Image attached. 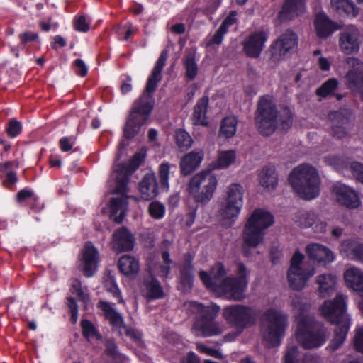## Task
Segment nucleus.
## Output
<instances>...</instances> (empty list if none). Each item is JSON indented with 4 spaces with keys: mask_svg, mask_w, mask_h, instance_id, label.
<instances>
[{
    "mask_svg": "<svg viewBox=\"0 0 363 363\" xmlns=\"http://www.w3.org/2000/svg\"><path fill=\"white\" fill-rule=\"evenodd\" d=\"M161 80L162 74L152 72L149 75L144 92L133 102L124 125L123 135L125 138H133L140 128L148 123L155 105L153 93Z\"/></svg>",
    "mask_w": 363,
    "mask_h": 363,
    "instance_id": "1",
    "label": "nucleus"
},
{
    "mask_svg": "<svg viewBox=\"0 0 363 363\" xmlns=\"http://www.w3.org/2000/svg\"><path fill=\"white\" fill-rule=\"evenodd\" d=\"M254 121L257 132L262 136L272 135L281 125L285 130L291 127L293 121L292 113L288 107L280 113L270 96H262L255 111Z\"/></svg>",
    "mask_w": 363,
    "mask_h": 363,
    "instance_id": "2",
    "label": "nucleus"
},
{
    "mask_svg": "<svg viewBox=\"0 0 363 363\" xmlns=\"http://www.w3.org/2000/svg\"><path fill=\"white\" fill-rule=\"evenodd\" d=\"M347 296L337 294L333 301H326L321 306V313L330 323L335 324V336L327 350L334 352L343 344L349 328L350 320L345 314Z\"/></svg>",
    "mask_w": 363,
    "mask_h": 363,
    "instance_id": "3",
    "label": "nucleus"
},
{
    "mask_svg": "<svg viewBox=\"0 0 363 363\" xmlns=\"http://www.w3.org/2000/svg\"><path fill=\"white\" fill-rule=\"evenodd\" d=\"M294 307L298 308L297 316L296 338L301 347L306 350L320 347L325 342V329L323 325L315 321L314 318L306 315L309 305L294 301Z\"/></svg>",
    "mask_w": 363,
    "mask_h": 363,
    "instance_id": "4",
    "label": "nucleus"
},
{
    "mask_svg": "<svg viewBox=\"0 0 363 363\" xmlns=\"http://www.w3.org/2000/svg\"><path fill=\"white\" fill-rule=\"evenodd\" d=\"M289 182L296 194L306 200L319 195L320 178L316 169L308 164H300L290 173Z\"/></svg>",
    "mask_w": 363,
    "mask_h": 363,
    "instance_id": "5",
    "label": "nucleus"
},
{
    "mask_svg": "<svg viewBox=\"0 0 363 363\" xmlns=\"http://www.w3.org/2000/svg\"><path fill=\"white\" fill-rule=\"evenodd\" d=\"M287 325V315L281 311L270 308L264 312L261 318L260 333L268 348L281 344Z\"/></svg>",
    "mask_w": 363,
    "mask_h": 363,
    "instance_id": "6",
    "label": "nucleus"
},
{
    "mask_svg": "<svg viewBox=\"0 0 363 363\" xmlns=\"http://www.w3.org/2000/svg\"><path fill=\"white\" fill-rule=\"evenodd\" d=\"M274 223V216L268 211L255 209L249 217L242 232L244 244L255 248L264 240L265 230Z\"/></svg>",
    "mask_w": 363,
    "mask_h": 363,
    "instance_id": "7",
    "label": "nucleus"
},
{
    "mask_svg": "<svg viewBox=\"0 0 363 363\" xmlns=\"http://www.w3.org/2000/svg\"><path fill=\"white\" fill-rule=\"evenodd\" d=\"M218 181L210 170L201 171L189 181L186 190L195 203L206 205L213 198Z\"/></svg>",
    "mask_w": 363,
    "mask_h": 363,
    "instance_id": "8",
    "label": "nucleus"
},
{
    "mask_svg": "<svg viewBox=\"0 0 363 363\" xmlns=\"http://www.w3.org/2000/svg\"><path fill=\"white\" fill-rule=\"evenodd\" d=\"M223 315L228 323L236 329L238 334L245 328L255 324L257 318L255 307L242 304H234L223 309Z\"/></svg>",
    "mask_w": 363,
    "mask_h": 363,
    "instance_id": "9",
    "label": "nucleus"
},
{
    "mask_svg": "<svg viewBox=\"0 0 363 363\" xmlns=\"http://www.w3.org/2000/svg\"><path fill=\"white\" fill-rule=\"evenodd\" d=\"M298 42L297 34L291 29L286 30L271 44L269 49L270 60L278 62L284 60L294 52Z\"/></svg>",
    "mask_w": 363,
    "mask_h": 363,
    "instance_id": "10",
    "label": "nucleus"
},
{
    "mask_svg": "<svg viewBox=\"0 0 363 363\" xmlns=\"http://www.w3.org/2000/svg\"><path fill=\"white\" fill-rule=\"evenodd\" d=\"M243 189L239 184H231L227 190V196L220 209L223 219L238 217L243 204Z\"/></svg>",
    "mask_w": 363,
    "mask_h": 363,
    "instance_id": "11",
    "label": "nucleus"
},
{
    "mask_svg": "<svg viewBox=\"0 0 363 363\" xmlns=\"http://www.w3.org/2000/svg\"><path fill=\"white\" fill-rule=\"evenodd\" d=\"M218 311L219 307L213 306V309L207 310L204 315L196 317L193 324V329L204 337L222 334L223 332V325L215 320Z\"/></svg>",
    "mask_w": 363,
    "mask_h": 363,
    "instance_id": "12",
    "label": "nucleus"
},
{
    "mask_svg": "<svg viewBox=\"0 0 363 363\" xmlns=\"http://www.w3.org/2000/svg\"><path fill=\"white\" fill-rule=\"evenodd\" d=\"M345 62L350 67L345 77L346 85L363 99V62L358 58L350 57L345 59Z\"/></svg>",
    "mask_w": 363,
    "mask_h": 363,
    "instance_id": "13",
    "label": "nucleus"
},
{
    "mask_svg": "<svg viewBox=\"0 0 363 363\" xmlns=\"http://www.w3.org/2000/svg\"><path fill=\"white\" fill-rule=\"evenodd\" d=\"M340 50L347 55L357 54L360 48L361 40L359 29L355 26H347L339 34Z\"/></svg>",
    "mask_w": 363,
    "mask_h": 363,
    "instance_id": "14",
    "label": "nucleus"
},
{
    "mask_svg": "<svg viewBox=\"0 0 363 363\" xmlns=\"http://www.w3.org/2000/svg\"><path fill=\"white\" fill-rule=\"evenodd\" d=\"M247 285L246 281L236 279V277H227L223 281L217 293L233 301H241L245 298V293Z\"/></svg>",
    "mask_w": 363,
    "mask_h": 363,
    "instance_id": "15",
    "label": "nucleus"
},
{
    "mask_svg": "<svg viewBox=\"0 0 363 363\" xmlns=\"http://www.w3.org/2000/svg\"><path fill=\"white\" fill-rule=\"evenodd\" d=\"M79 262L83 274L86 277H93L97 271L99 255L98 250L91 242L85 243Z\"/></svg>",
    "mask_w": 363,
    "mask_h": 363,
    "instance_id": "16",
    "label": "nucleus"
},
{
    "mask_svg": "<svg viewBox=\"0 0 363 363\" xmlns=\"http://www.w3.org/2000/svg\"><path fill=\"white\" fill-rule=\"evenodd\" d=\"M267 38L268 33L263 30L251 33L242 43L243 52L250 58L259 57L263 50Z\"/></svg>",
    "mask_w": 363,
    "mask_h": 363,
    "instance_id": "17",
    "label": "nucleus"
},
{
    "mask_svg": "<svg viewBox=\"0 0 363 363\" xmlns=\"http://www.w3.org/2000/svg\"><path fill=\"white\" fill-rule=\"evenodd\" d=\"M141 296L147 301L162 299L165 293L160 281L152 275L144 277L138 284Z\"/></svg>",
    "mask_w": 363,
    "mask_h": 363,
    "instance_id": "18",
    "label": "nucleus"
},
{
    "mask_svg": "<svg viewBox=\"0 0 363 363\" xmlns=\"http://www.w3.org/2000/svg\"><path fill=\"white\" fill-rule=\"evenodd\" d=\"M306 10V0H284L277 18L281 23L289 22L302 16Z\"/></svg>",
    "mask_w": 363,
    "mask_h": 363,
    "instance_id": "19",
    "label": "nucleus"
},
{
    "mask_svg": "<svg viewBox=\"0 0 363 363\" xmlns=\"http://www.w3.org/2000/svg\"><path fill=\"white\" fill-rule=\"evenodd\" d=\"M333 192L340 205L354 209L359 206L361 202L357 194L350 187L337 183L333 186Z\"/></svg>",
    "mask_w": 363,
    "mask_h": 363,
    "instance_id": "20",
    "label": "nucleus"
},
{
    "mask_svg": "<svg viewBox=\"0 0 363 363\" xmlns=\"http://www.w3.org/2000/svg\"><path fill=\"white\" fill-rule=\"evenodd\" d=\"M135 239L132 233L125 227L116 230L113 234V249L117 252L130 251L133 249Z\"/></svg>",
    "mask_w": 363,
    "mask_h": 363,
    "instance_id": "21",
    "label": "nucleus"
},
{
    "mask_svg": "<svg viewBox=\"0 0 363 363\" xmlns=\"http://www.w3.org/2000/svg\"><path fill=\"white\" fill-rule=\"evenodd\" d=\"M226 271L224 265L221 263H218L212 269L211 274L201 271L199 273V277L202 282L208 289L216 292L218 290L220 284L222 281L225 278Z\"/></svg>",
    "mask_w": 363,
    "mask_h": 363,
    "instance_id": "22",
    "label": "nucleus"
},
{
    "mask_svg": "<svg viewBox=\"0 0 363 363\" xmlns=\"http://www.w3.org/2000/svg\"><path fill=\"white\" fill-rule=\"evenodd\" d=\"M329 118L331 121L332 136L337 139L346 137L350 125L349 116L342 111H333L330 113Z\"/></svg>",
    "mask_w": 363,
    "mask_h": 363,
    "instance_id": "23",
    "label": "nucleus"
},
{
    "mask_svg": "<svg viewBox=\"0 0 363 363\" xmlns=\"http://www.w3.org/2000/svg\"><path fill=\"white\" fill-rule=\"evenodd\" d=\"M185 262L180 268L179 288L183 292L189 291L193 286V265L191 264L193 257L190 253L184 255Z\"/></svg>",
    "mask_w": 363,
    "mask_h": 363,
    "instance_id": "24",
    "label": "nucleus"
},
{
    "mask_svg": "<svg viewBox=\"0 0 363 363\" xmlns=\"http://www.w3.org/2000/svg\"><path fill=\"white\" fill-rule=\"evenodd\" d=\"M306 252L308 257L319 263L327 264L334 260V255L332 251L327 247L313 243L306 246Z\"/></svg>",
    "mask_w": 363,
    "mask_h": 363,
    "instance_id": "25",
    "label": "nucleus"
},
{
    "mask_svg": "<svg viewBox=\"0 0 363 363\" xmlns=\"http://www.w3.org/2000/svg\"><path fill=\"white\" fill-rule=\"evenodd\" d=\"M98 307L103 311L111 325L118 330L119 336L123 335L122 328L125 325L123 317L106 301H99Z\"/></svg>",
    "mask_w": 363,
    "mask_h": 363,
    "instance_id": "26",
    "label": "nucleus"
},
{
    "mask_svg": "<svg viewBox=\"0 0 363 363\" xmlns=\"http://www.w3.org/2000/svg\"><path fill=\"white\" fill-rule=\"evenodd\" d=\"M203 158V152L200 151H191L186 154L180 162L181 174L187 176L197 169Z\"/></svg>",
    "mask_w": 363,
    "mask_h": 363,
    "instance_id": "27",
    "label": "nucleus"
},
{
    "mask_svg": "<svg viewBox=\"0 0 363 363\" xmlns=\"http://www.w3.org/2000/svg\"><path fill=\"white\" fill-rule=\"evenodd\" d=\"M318 295L321 298L331 296L336 291L337 277L332 274H323L317 277Z\"/></svg>",
    "mask_w": 363,
    "mask_h": 363,
    "instance_id": "28",
    "label": "nucleus"
},
{
    "mask_svg": "<svg viewBox=\"0 0 363 363\" xmlns=\"http://www.w3.org/2000/svg\"><path fill=\"white\" fill-rule=\"evenodd\" d=\"M237 12L235 11H230L229 14L223 20L219 28L216 30L215 34L208 39L206 43L207 46L213 45H220L223 39V36L228 31L230 26L234 25L237 22Z\"/></svg>",
    "mask_w": 363,
    "mask_h": 363,
    "instance_id": "29",
    "label": "nucleus"
},
{
    "mask_svg": "<svg viewBox=\"0 0 363 363\" xmlns=\"http://www.w3.org/2000/svg\"><path fill=\"white\" fill-rule=\"evenodd\" d=\"M141 197L144 200H151L158 194V186L155 174H147L139 184Z\"/></svg>",
    "mask_w": 363,
    "mask_h": 363,
    "instance_id": "30",
    "label": "nucleus"
},
{
    "mask_svg": "<svg viewBox=\"0 0 363 363\" xmlns=\"http://www.w3.org/2000/svg\"><path fill=\"white\" fill-rule=\"evenodd\" d=\"M208 102L209 99L208 96H203L197 101L191 116V121L194 125L205 127L208 125L206 117Z\"/></svg>",
    "mask_w": 363,
    "mask_h": 363,
    "instance_id": "31",
    "label": "nucleus"
},
{
    "mask_svg": "<svg viewBox=\"0 0 363 363\" xmlns=\"http://www.w3.org/2000/svg\"><path fill=\"white\" fill-rule=\"evenodd\" d=\"M127 197L111 198L110 200V218L116 223L123 222L127 210Z\"/></svg>",
    "mask_w": 363,
    "mask_h": 363,
    "instance_id": "32",
    "label": "nucleus"
},
{
    "mask_svg": "<svg viewBox=\"0 0 363 363\" xmlns=\"http://www.w3.org/2000/svg\"><path fill=\"white\" fill-rule=\"evenodd\" d=\"M315 274V269L300 270V272H294L291 274V272L288 271L287 278L290 287L294 290H301L306 285V282Z\"/></svg>",
    "mask_w": 363,
    "mask_h": 363,
    "instance_id": "33",
    "label": "nucleus"
},
{
    "mask_svg": "<svg viewBox=\"0 0 363 363\" xmlns=\"http://www.w3.org/2000/svg\"><path fill=\"white\" fill-rule=\"evenodd\" d=\"M314 24L317 35L321 38L329 36L337 29L335 23L323 13H319L315 16Z\"/></svg>",
    "mask_w": 363,
    "mask_h": 363,
    "instance_id": "34",
    "label": "nucleus"
},
{
    "mask_svg": "<svg viewBox=\"0 0 363 363\" xmlns=\"http://www.w3.org/2000/svg\"><path fill=\"white\" fill-rule=\"evenodd\" d=\"M120 272L127 277L136 275L140 269L139 261L133 256H121L117 263Z\"/></svg>",
    "mask_w": 363,
    "mask_h": 363,
    "instance_id": "35",
    "label": "nucleus"
},
{
    "mask_svg": "<svg viewBox=\"0 0 363 363\" xmlns=\"http://www.w3.org/2000/svg\"><path fill=\"white\" fill-rule=\"evenodd\" d=\"M347 286L359 291L363 296V272L357 268H350L344 273Z\"/></svg>",
    "mask_w": 363,
    "mask_h": 363,
    "instance_id": "36",
    "label": "nucleus"
},
{
    "mask_svg": "<svg viewBox=\"0 0 363 363\" xmlns=\"http://www.w3.org/2000/svg\"><path fill=\"white\" fill-rule=\"evenodd\" d=\"M259 184L268 190H273L278 183L277 174L274 166H265L259 174Z\"/></svg>",
    "mask_w": 363,
    "mask_h": 363,
    "instance_id": "37",
    "label": "nucleus"
},
{
    "mask_svg": "<svg viewBox=\"0 0 363 363\" xmlns=\"http://www.w3.org/2000/svg\"><path fill=\"white\" fill-rule=\"evenodd\" d=\"M330 5L340 15L347 14L354 17L359 13L358 9L349 0H330Z\"/></svg>",
    "mask_w": 363,
    "mask_h": 363,
    "instance_id": "38",
    "label": "nucleus"
},
{
    "mask_svg": "<svg viewBox=\"0 0 363 363\" xmlns=\"http://www.w3.org/2000/svg\"><path fill=\"white\" fill-rule=\"evenodd\" d=\"M106 355L111 359V363H124L126 357L118 350L115 340L112 338L105 339L104 340Z\"/></svg>",
    "mask_w": 363,
    "mask_h": 363,
    "instance_id": "39",
    "label": "nucleus"
},
{
    "mask_svg": "<svg viewBox=\"0 0 363 363\" xmlns=\"http://www.w3.org/2000/svg\"><path fill=\"white\" fill-rule=\"evenodd\" d=\"M317 215L313 211L300 210L294 216V222L301 228H309L315 223Z\"/></svg>",
    "mask_w": 363,
    "mask_h": 363,
    "instance_id": "40",
    "label": "nucleus"
},
{
    "mask_svg": "<svg viewBox=\"0 0 363 363\" xmlns=\"http://www.w3.org/2000/svg\"><path fill=\"white\" fill-rule=\"evenodd\" d=\"M175 164H169L167 162H162L158 167V177L160 188L167 191L169 189V177L176 170Z\"/></svg>",
    "mask_w": 363,
    "mask_h": 363,
    "instance_id": "41",
    "label": "nucleus"
},
{
    "mask_svg": "<svg viewBox=\"0 0 363 363\" xmlns=\"http://www.w3.org/2000/svg\"><path fill=\"white\" fill-rule=\"evenodd\" d=\"M238 120L233 116H229L224 118L221 123L219 130V136L225 138H232L236 133Z\"/></svg>",
    "mask_w": 363,
    "mask_h": 363,
    "instance_id": "42",
    "label": "nucleus"
},
{
    "mask_svg": "<svg viewBox=\"0 0 363 363\" xmlns=\"http://www.w3.org/2000/svg\"><path fill=\"white\" fill-rule=\"evenodd\" d=\"M104 285L106 291L118 299V303H123L121 293L118 287L114 276L111 271H107L104 277Z\"/></svg>",
    "mask_w": 363,
    "mask_h": 363,
    "instance_id": "43",
    "label": "nucleus"
},
{
    "mask_svg": "<svg viewBox=\"0 0 363 363\" xmlns=\"http://www.w3.org/2000/svg\"><path fill=\"white\" fill-rule=\"evenodd\" d=\"M83 337L87 340L95 338L96 340H102L103 336L99 332L96 326L89 320L83 319L80 322Z\"/></svg>",
    "mask_w": 363,
    "mask_h": 363,
    "instance_id": "44",
    "label": "nucleus"
},
{
    "mask_svg": "<svg viewBox=\"0 0 363 363\" xmlns=\"http://www.w3.org/2000/svg\"><path fill=\"white\" fill-rule=\"evenodd\" d=\"M236 158L235 152L233 150L220 152L217 160L213 163V168L223 169L229 167L235 162Z\"/></svg>",
    "mask_w": 363,
    "mask_h": 363,
    "instance_id": "45",
    "label": "nucleus"
},
{
    "mask_svg": "<svg viewBox=\"0 0 363 363\" xmlns=\"http://www.w3.org/2000/svg\"><path fill=\"white\" fill-rule=\"evenodd\" d=\"M183 64L186 69V77L189 80H194L198 73V66L195 60L194 54L189 52L183 59Z\"/></svg>",
    "mask_w": 363,
    "mask_h": 363,
    "instance_id": "46",
    "label": "nucleus"
},
{
    "mask_svg": "<svg viewBox=\"0 0 363 363\" xmlns=\"http://www.w3.org/2000/svg\"><path fill=\"white\" fill-rule=\"evenodd\" d=\"M175 142L181 150H186L191 147L193 140L187 132L179 129L175 133Z\"/></svg>",
    "mask_w": 363,
    "mask_h": 363,
    "instance_id": "47",
    "label": "nucleus"
},
{
    "mask_svg": "<svg viewBox=\"0 0 363 363\" xmlns=\"http://www.w3.org/2000/svg\"><path fill=\"white\" fill-rule=\"evenodd\" d=\"M189 314H196V317L205 315L207 310H212L213 306H205L196 301H189L185 303Z\"/></svg>",
    "mask_w": 363,
    "mask_h": 363,
    "instance_id": "48",
    "label": "nucleus"
},
{
    "mask_svg": "<svg viewBox=\"0 0 363 363\" xmlns=\"http://www.w3.org/2000/svg\"><path fill=\"white\" fill-rule=\"evenodd\" d=\"M338 81L332 78L324 82L320 87L317 89L316 94L321 97H326L337 89Z\"/></svg>",
    "mask_w": 363,
    "mask_h": 363,
    "instance_id": "49",
    "label": "nucleus"
},
{
    "mask_svg": "<svg viewBox=\"0 0 363 363\" xmlns=\"http://www.w3.org/2000/svg\"><path fill=\"white\" fill-rule=\"evenodd\" d=\"M16 201L18 203H22L25 201H26L28 203L29 202L37 203L38 196L31 189L25 188L16 194Z\"/></svg>",
    "mask_w": 363,
    "mask_h": 363,
    "instance_id": "50",
    "label": "nucleus"
},
{
    "mask_svg": "<svg viewBox=\"0 0 363 363\" xmlns=\"http://www.w3.org/2000/svg\"><path fill=\"white\" fill-rule=\"evenodd\" d=\"M22 130V123L16 118L10 119L6 126V132L10 138L17 137L21 133Z\"/></svg>",
    "mask_w": 363,
    "mask_h": 363,
    "instance_id": "51",
    "label": "nucleus"
},
{
    "mask_svg": "<svg viewBox=\"0 0 363 363\" xmlns=\"http://www.w3.org/2000/svg\"><path fill=\"white\" fill-rule=\"evenodd\" d=\"M148 212L151 217L155 219H161L164 216L165 208L162 203L158 201H152L149 205Z\"/></svg>",
    "mask_w": 363,
    "mask_h": 363,
    "instance_id": "52",
    "label": "nucleus"
},
{
    "mask_svg": "<svg viewBox=\"0 0 363 363\" xmlns=\"http://www.w3.org/2000/svg\"><path fill=\"white\" fill-rule=\"evenodd\" d=\"M91 21L84 15L76 17L73 21V26L76 30L86 33L90 28Z\"/></svg>",
    "mask_w": 363,
    "mask_h": 363,
    "instance_id": "53",
    "label": "nucleus"
},
{
    "mask_svg": "<svg viewBox=\"0 0 363 363\" xmlns=\"http://www.w3.org/2000/svg\"><path fill=\"white\" fill-rule=\"evenodd\" d=\"M137 167H133L131 164H120L117 166L115 172L116 176L129 179Z\"/></svg>",
    "mask_w": 363,
    "mask_h": 363,
    "instance_id": "54",
    "label": "nucleus"
},
{
    "mask_svg": "<svg viewBox=\"0 0 363 363\" xmlns=\"http://www.w3.org/2000/svg\"><path fill=\"white\" fill-rule=\"evenodd\" d=\"M18 38L20 45L25 46L28 43L38 42L39 40V35L38 33L26 30L19 34Z\"/></svg>",
    "mask_w": 363,
    "mask_h": 363,
    "instance_id": "55",
    "label": "nucleus"
},
{
    "mask_svg": "<svg viewBox=\"0 0 363 363\" xmlns=\"http://www.w3.org/2000/svg\"><path fill=\"white\" fill-rule=\"evenodd\" d=\"M304 256L303 254H301L299 251H296L291 259V264L290 267L288 271L291 272V274H293L294 272H300V270H304L301 267V264L303 260Z\"/></svg>",
    "mask_w": 363,
    "mask_h": 363,
    "instance_id": "56",
    "label": "nucleus"
},
{
    "mask_svg": "<svg viewBox=\"0 0 363 363\" xmlns=\"http://www.w3.org/2000/svg\"><path fill=\"white\" fill-rule=\"evenodd\" d=\"M167 57H168V51H167V50L164 49L161 52L160 57H159L158 60H157L152 72H153L156 74H162V72L164 67L165 66L166 61L167 60Z\"/></svg>",
    "mask_w": 363,
    "mask_h": 363,
    "instance_id": "57",
    "label": "nucleus"
},
{
    "mask_svg": "<svg viewBox=\"0 0 363 363\" xmlns=\"http://www.w3.org/2000/svg\"><path fill=\"white\" fill-rule=\"evenodd\" d=\"M298 356L299 351L297 346L293 345L291 347H289L285 355L284 363H298Z\"/></svg>",
    "mask_w": 363,
    "mask_h": 363,
    "instance_id": "58",
    "label": "nucleus"
},
{
    "mask_svg": "<svg viewBox=\"0 0 363 363\" xmlns=\"http://www.w3.org/2000/svg\"><path fill=\"white\" fill-rule=\"evenodd\" d=\"M350 169L356 179L363 184V164L352 162L350 164Z\"/></svg>",
    "mask_w": 363,
    "mask_h": 363,
    "instance_id": "59",
    "label": "nucleus"
},
{
    "mask_svg": "<svg viewBox=\"0 0 363 363\" xmlns=\"http://www.w3.org/2000/svg\"><path fill=\"white\" fill-rule=\"evenodd\" d=\"M354 349L363 354V328L356 330V333L353 340Z\"/></svg>",
    "mask_w": 363,
    "mask_h": 363,
    "instance_id": "60",
    "label": "nucleus"
},
{
    "mask_svg": "<svg viewBox=\"0 0 363 363\" xmlns=\"http://www.w3.org/2000/svg\"><path fill=\"white\" fill-rule=\"evenodd\" d=\"M122 333L125 336L129 337L133 341L135 342H138L141 340V333L134 328L125 325L122 328Z\"/></svg>",
    "mask_w": 363,
    "mask_h": 363,
    "instance_id": "61",
    "label": "nucleus"
},
{
    "mask_svg": "<svg viewBox=\"0 0 363 363\" xmlns=\"http://www.w3.org/2000/svg\"><path fill=\"white\" fill-rule=\"evenodd\" d=\"M236 274L238 275V277H236V279L242 280V281H246L247 285V277L249 274V271L247 270L246 266L242 262H238L236 263Z\"/></svg>",
    "mask_w": 363,
    "mask_h": 363,
    "instance_id": "62",
    "label": "nucleus"
},
{
    "mask_svg": "<svg viewBox=\"0 0 363 363\" xmlns=\"http://www.w3.org/2000/svg\"><path fill=\"white\" fill-rule=\"evenodd\" d=\"M325 162L335 169H341L343 167H346L343 160L337 156L329 155L325 157Z\"/></svg>",
    "mask_w": 363,
    "mask_h": 363,
    "instance_id": "63",
    "label": "nucleus"
},
{
    "mask_svg": "<svg viewBox=\"0 0 363 363\" xmlns=\"http://www.w3.org/2000/svg\"><path fill=\"white\" fill-rule=\"evenodd\" d=\"M18 182V177L15 171L9 172V174L2 179V185L11 189Z\"/></svg>",
    "mask_w": 363,
    "mask_h": 363,
    "instance_id": "64",
    "label": "nucleus"
}]
</instances>
